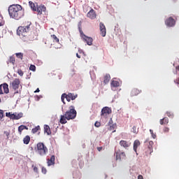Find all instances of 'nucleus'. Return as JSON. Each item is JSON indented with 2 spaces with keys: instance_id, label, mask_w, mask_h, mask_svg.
Listing matches in <instances>:
<instances>
[{
  "instance_id": "obj_43",
  "label": "nucleus",
  "mask_w": 179,
  "mask_h": 179,
  "mask_svg": "<svg viewBox=\"0 0 179 179\" xmlns=\"http://www.w3.org/2000/svg\"><path fill=\"white\" fill-rule=\"evenodd\" d=\"M169 131H170V128H169V127H164V128L163 129V131L165 132V133H167V132H169Z\"/></svg>"
},
{
  "instance_id": "obj_12",
  "label": "nucleus",
  "mask_w": 179,
  "mask_h": 179,
  "mask_svg": "<svg viewBox=\"0 0 179 179\" xmlns=\"http://www.w3.org/2000/svg\"><path fill=\"white\" fill-rule=\"evenodd\" d=\"M87 17H88L90 19H92V20L96 19L97 17V14L96 13V11L92 8L87 13Z\"/></svg>"
},
{
  "instance_id": "obj_36",
  "label": "nucleus",
  "mask_w": 179,
  "mask_h": 179,
  "mask_svg": "<svg viewBox=\"0 0 179 179\" xmlns=\"http://www.w3.org/2000/svg\"><path fill=\"white\" fill-rule=\"evenodd\" d=\"M29 70L32 71L33 72H36V66L31 64L29 67Z\"/></svg>"
},
{
  "instance_id": "obj_10",
  "label": "nucleus",
  "mask_w": 179,
  "mask_h": 179,
  "mask_svg": "<svg viewBox=\"0 0 179 179\" xmlns=\"http://www.w3.org/2000/svg\"><path fill=\"white\" fill-rule=\"evenodd\" d=\"M2 88L3 91L2 90ZM3 92L6 94L9 93V85L7 83L0 85V94H3Z\"/></svg>"
},
{
  "instance_id": "obj_50",
  "label": "nucleus",
  "mask_w": 179,
  "mask_h": 179,
  "mask_svg": "<svg viewBox=\"0 0 179 179\" xmlns=\"http://www.w3.org/2000/svg\"><path fill=\"white\" fill-rule=\"evenodd\" d=\"M40 92V89L37 88L36 91H34V93H38Z\"/></svg>"
},
{
  "instance_id": "obj_42",
  "label": "nucleus",
  "mask_w": 179,
  "mask_h": 179,
  "mask_svg": "<svg viewBox=\"0 0 179 179\" xmlns=\"http://www.w3.org/2000/svg\"><path fill=\"white\" fill-rule=\"evenodd\" d=\"M3 118V110H0V120H2Z\"/></svg>"
},
{
  "instance_id": "obj_20",
  "label": "nucleus",
  "mask_w": 179,
  "mask_h": 179,
  "mask_svg": "<svg viewBox=\"0 0 179 179\" xmlns=\"http://www.w3.org/2000/svg\"><path fill=\"white\" fill-rule=\"evenodd\" d=\"M110 79H111V76H110V74L105 75L103 77V83L105 85H107V83L110 82Z\"/></svg>"
},
{
  "instance_id": "obj_38",
  "label": "nucleus",
  "mask_w": 179,
  "mask_h": 179,
  "mask_svg": "<svg viewBox=\"0 0 179 179\" xmlns=\"http://www.w3.org/2000/svg\"><path fill=\"white\" fill-rule=\"evenodd\" d=\"M166 115L169 117V118H173V117H174V115L171 112H166Z\"/></svg>"
},
{
  "instance_id": "obj_13",
  "label": "nucleus",
  "mask_w": 179,
  "mask_h": 179,
  "mask_svg": "<svg viewBox=\"0 0 179 179\" xmlns=\"http://www.w3.org/2000/svg\"><path fill=\"white\" fill-rule=\"evenodd\" d=\"M116 154V160H119L121 162V160H124L126 159L127 155H125V152H115Z\"/></svg>"
},
{
  "instance_id": "obj_33",
  "label": "nucleus",
  "mask_w": 179,
  "mask_h": 179,
  "mask_svg": "<svg viewBox=\"0 0 179 179\" xmlns=\"http://www.w3.org/2000/svg\"><path fill=\"white\" fill-rule=\"evenodd\" d=\"M65 99H66V94L64 93L62 94L61 100L64 104H65Z\"/></svg>"
},
{
  "instance_id": "obj_49",
  "label": "nucleus",
  "mask_w": 179,
  "mask_h": 179,
  "mask_svg": "<svg viewBox=\"0 0 179 179\" xmlns=\"http://www.w3.org/2000/svg\"><path fill=\"white\" fill-rule=\"evenodd\" d=\"M138 179H143V176L142 175H139L138 176Z\"/></svg>"
},
{
  "instance_id": "obj_48",
  "label": "nucleus",
  "mask_w": 179,
  "mask_h": 179,
  "mask_svg": "<svg viewBox=\"0 0 179 179\" xmlns=\"http://www.w3.org/2000/svg\"><path fill=\"white\" fill-rule=\"evenodd\" d=\"M175 83H176V85H179V78L175 80Z\"/></svg>"
},
{
  "instance_id": "obj_21",
  "label": "nucleus",
  "mask_w": 179,
  "mask_h": 179,
  "mask_svg": "<svg viewBox=\"0 0 179 179\" xmlns=\"http://www.w3.org/2000/svg\"><path fill=\"white\" fill-rule=\"evenodd\" d=\"M44 132L47 135H51V129H50V126L45 124L44 125Z\"/></svg>"
},
{
  "instance_id": "obj_23",
  "label": "nucleus",
  "mask_w": 179,
  "mask_h": 179,
  "mask_svg": "<svg viewBox=\"0 0 179 179\" xmlns=\"http://www.w3.org/2000/svg\"><path fill=\"white\" fill-rule=\"evenodd\" d=\"M29 5L33 12H36V9L37 8V4L34 3L33 1H29Z\"/></svg>"
},
{
  "instance_id": "obj_24",
  "label": "nucleus",
  "mask_w": 179,
  "mask_h": 179,
  "mask_svg": "<svg viewBox=\"0 0 179 179\" xmlns=\"http://www.w3.org/2000/svg\"><path fill=\"white\" fill-rule=\"evenodd\" d=\"M111 87H120V82L117 80H112L110 83Z\"/></svg>"
},
{
  "instance_id": "obj_47",
  "label": "nucleus",
  "mask_w": 179,
  "mask_h": 179,
  "mask_svg": "<svg viewBox=\"0 0 179 179\" xmlns=\"http://www.w3.org/2000/svg\"><path fill=\"white\" fill-rule=\"evenodd\" d=\"M97 150H98L99 152H101V150H103V147H98V148H97Z\"/></svg>"
},
{
  "instance_id": "obj_30",
  "label": "nucleus",
  "mask_w": 179,
  "mask_h": 179,
  "mask_svg": "<svg viewBox=\"0 0 179 179\" xmlns=\"http://www.w3.org/2000/svg\"><path fill=\"white\" fill-rule=\"evenodd\" d=\"M40 129H41L40 126H37L35 128L32 129L31 132L32 134H37V132H38Z\"/></svg>"
},
{
  "instance_id": "obj_28",
  "label": "nucleus",
  "mask_w": 179,
  "mask_h": 179,
  "mask_svg": "<svg viewBox=\"0 0 179 179\" xmlns=\"http://www.w3.org/2000/svg\"><path fill=\"white\" fill-rule=\"evenodd\" d=\"M24 129H28L27 127H26L24 125H21L18 127V132H19L20 135H22V131Z\"/></svg>"
},
{
  "instance_id": "obj_54",
  "label": "nucleus",
  "mask_w": 179,
  "mask_h": 179,
  "mask_svg": "<svg viewBox=\"0 0 179 179\" xmlns=\"http://www.w3.org/2000/svg\"><path fill=\"white\" fill-rule=\"evenodd\" d=\"M1 99H0V103H1Z\"/></svg>"
},
{
  "instance_id": "obj_34",
  "label": "nucleus",
  "mask_w": 179,
  "mask_h": 179,
  "mask_svg": "<svg viewBox=\"0 0 179 179\" xmlns=\"http://www.w3.org/2000/svg\"><path fill=\"white\" fill-rule=\"evenodd\" d=\"M17 58H20V59H23V53L18 52L15 54Z\"/></svg>"
},
{
  "instance_id": "obj_51",
  "label": "nucleus",
  "mask_w": 179,
  "mask_h": 179,
  "mask_svg": "<svg viewBox=\"0 0 179 179\" xmlns=\"http://www.w3.org/2000/svg\"><path fill=\"white\" fill-rule=\"evenodd\" d=\"M76 57H77V58H81V56L78 53L76 54Z\"/></svg>"
},
{
  "instance_id": "obj_53",
  "label": "nucleus",
  "mask_w": 179,
  "mask_h": 179,
  "mask_svg": "<svg viewBox=\"0 0 179 179\" xmlns=\"http://www.w3.org/2000/svg\"><path fill=\"white\" fill-rule=\"evenodd\" d=\"M1 26H2V22H0V27H1Z\"/></svg>"
},
{
  "instance_id": "obj_26",
  "label": "nucleus",
  "mask_w": 179,
  "mask_h": 179,
  "mask_svg": "<svg viewBox=\"0 0 179 179\" xmlns=\"http://www.w3.org/2000/svg\"><path fill=\"white\" fill-rule=\"evenodd\" d=\"M108 131H113V132H115V127H117V125L114 124H111V123H108Z\"/></svg>"
},
{
  "instance_id": "obj_5",
  "label": "nucleus",
  "mask_w": 179,
  "mask_h": 179,
  "mask_svg": "<svg viewBox=\"0 0 179 179\" xmlns=\"http://www.w3.org/2000/svg\"><path fill=\"white\" fill-rule=\"evenodd\" d=\"M80 34L81 38L85 41V43H87L88 45H92V44H93V38L85 35L82 30H80Z\"/></svg>"
},
{
  "instance_id": "obj_32",
  "label": "nucleus",
  "mask_w": 179,
  "mask_h": 179,
  "mask_svg": "<svg viewBox=\"0 0 179 179\" xmlns=\"http://www.w3.org/2000/svg\"><path fill=\"white\" fill-rule=\"evenodd\" d=\"M8 62H10V64H13V65H15V57L13 56H10L9 59H8Z\"/></svg>"
},
{
  "instance_id": "obj_17",
  "label": "nucleus",
  "mask_w": 179,
  "mask_h": 179,
  "mask_svg": "<svg viewBox=\"0 0 179 179\" xmlns=\"http://www.w3.org/2000/svg\"><path fill=\"white\" fill-rule=\"evenodd\" d=\"M47 163H48V166H54V164H55V155H52L50 157V159H47Z\"/></svg>"
},
{
  "instance_id": "obj_8",
  "label": "nucleus",
  "mask_w": 179,
  "mask_h": 179,
  "mask_svg": "<svg viewBox=\"0 0 179 179\" xmlns=\"http://www.w3.org/2000/svg\"><path fill=\"white\" fill-rule=\"evenodd\" d=\"M99 30H100V34L102 37H106L107 34V29H106V25H104V23L100 22L99 23Z\"/></svg>"
},
{
  "instance_id": "obj_41",
  "label": "nucleus",
  "mask_w": 179,
  "mask_h": 179,
  "mask_svg": "<svg viewBox=\"0 0 179 179\" xmlns=\"http://www.w3.org/2000/svg\"><path fill=\"white\" fill-rule=\"evenodd\" d=\"M17 73H18V75H20V76H23V75L24 74L23 73V71H22V69H18L17 70Z\"/></svg>"
},
{
  "instance_id": "obj_19",
  "label": "nucleus",
  "mask_w": 179,
  "mask_h": 179,
  "mask_svg": "<svg viewBox=\"0 0 179 179\" xmlns=\"http://www.w3.org/2000/svg\"><path fill=\"white\" fill-rule=\"evenodd\" d=\"M159 124L161 125H167V124H169V117H165L163 119H161L159 120Z\"/></svg>"
},
{
  "instance_id": "obj_35",
  "label": "nucleus",
  "mask_w": 179,
  "mask_h": 179,
  "mask_svg": "<svg viewBox=\"0 0 179 179\" xmlns=\"http://www.w3.org/2000/svg\"><path fill=\"white\" fill-rule=\"evenodd\" d=\"M6 117H8V118H10V120H12V118H13V114H11L10 112L6 113Z\"/></svg>"
},
{
  "instance_id": "obj_46",
  "label": "nucleus",
  "mask_w": 179,
  "mask_h": 179,
  "mask_svg": "<svg viewBox=\"0 0 179 179\" xmlns=\"http://www.w3.org/2000/svg\"><path fill=\"white\" fill-rule=\"evenodd\" d=\"M42 173L43 174H46L47 173V169L45 167H42Z\"/></svg>"
},
{
  "instance_id": "obj_37",
  "label": "nucleus",
  "mask_w": 179,
  "mask_h": 179,
  "mask_svg": "<svg viewBox=\"0 0 179 179\" xmlns=\"http://www.w3.org/2000/svg\"><path fill=\"white\" fill-rule=\"evenodd\" d=\"M94 127L96 128H100V127H101V123L99 121H96L94 124Z\"/></svg>"
},
{
  "instance_id": "obj_1",
  "label": "nucleus",
  "mask_w": 179,
  "mask_h": 179,
  "mask_svg": "<svg viewBox=\"0 0 179 179\" xmlns=\"http://www.w3.org/2000/svg\"><path fill=\"white\" fill-rule=\"evenodd\" d=\"M8 15L11 19L20 20L24 16V9L20 4H13L8 7Z\"/></svg>"
},
{
  "instance_id": "obj_9",
  "label": "nucleus",
  "mask_w": 179,
  "mask_h": 179,
  "mask_svg": "<svg viewBox=\"0 0 179 179\" xmlns=\"http://www.w3.org/2000/svg\"><path fill=\"white\" fill-rule=\"evenodd\" d=\"M45 10H47V7H45V6L43 4L38 6L36 3V12H37L38 15H43V12H45Z\"/></svg>"
},
{
  "instance_id": "obj_44",
  "label": "nucleus",
  "mask_w": 179,
  "mask_h": 179,
  "mask_svg": "<svg viewBox=\"0 0 179 179\" xmlns=\"http://www.w3.org/2000/svg\"><path fill=\"white\" fill-rule=\"evenodd\" d=\"M32 167H34V171L35 173H38V168H37V166H34V165H33Z\"/></svg>"
},
{
  "instance_id": "obj_6",
  "label": "nucleus",
  "mask_w": 179,
  "mask_h": 179,
  "mask_svg": "<svg viewBox=\"0 0 179 179\" xmlns=\"http://www.w3.org/2000/svg\"><path fill=\"white\" fill-rule=\"evenodd\" d=\"M20 85V79L15 78L14 80L12 82V88L13 90H15V94L19 93L17 90L19 89V86Z\"/></svg>"
},
{
  "instance_id": "obj_40",
  "label": "nucleus",
  "mask_w": 179,
  "mask_h": 179,
  "mask_svg": "<svg viewBox=\"0 0 179 179\" xmlns=\"http://www.w3.org/2000/svg\"><path fill=\"white\" fill-rule=\"evenodd\" d=\"M150 132L153 139H156V134L153 132V131L152 129H150Z\"/></svg>"
},
{
  "instance_id": "obj_27",
  "label": "nucleus",
  "mask_w": 179,
  "mask_h": 179,
  "mask_svg": "<svg viewBox=\"0 0 179 179\" xmlns=\"http://www.w3.org/2000/svg\"><path fill=\"white\" fill-rule=\"evenodd\" d=\"M23 142L24 145H29L30 143V136H26L23 139Z\"/></svg>"
},
{
  "instance_id": "obj_15",
  "label": "nucleus",
  "mask_w": 179,
  "mask_h": 179,
  "mask_svg": "<svg viewBox=\"0 0 179 179\" xmlns=\"http://www.w3.org/2000/svg\"><path fill=\"white\" fill-rule=\"evenodd\" d=\"M78 97V94L75 95V94L69 93L68 94H66V99L67 101H71V100H75Z\"/></svg>"
},
{
  "instance_id": "obj_2",
  "label": "nucleus",
  "mask_w": 179,
  "mask_h": 179,
  "mask_svg": "<svg viewBox=\"0 0 179 179\" xmlns=\"http://www.w3.org/2000/svg\"><path fill=\"white\" fill-rule=\"evenodd\" d=\"M76 114L77 112L76 110H75V106H71L69 107V110H67L64 115H62L60 116V124H65L68 122L67 121H69L70 120H75V118H76Z\"/></svg>"
},
{
  "instance_id": "obj_31",
  "label": "nucleus",
  "mask_w": 179,
  "mask_h": 179,
  "mask_svg": "<svg viewBox=\"0 0 179 179\" xmlns=\"http://www.w3.org/2000/svg\"><path fill=\"white\" fill-rule=\"evenodd\" d=\"M51 37L54 40L55 43H59V38H58L55 34L51 35Z\"/></svg>"
},
{
  "instance_id": "obj_25",
  "label": "nucleus",
  "mask_w": 179,
  "mask_h": 179,
  "mask_svg": "<svg viewBox=\"0 0 179 179\" xmlns=\"http://www.w3.org/2000/svg\"><path fill=\"white\" fill-rule=\"evenodd\" d=\"M153 145H154L153 141H149V143H148V152L150 154H151L152 152H153Z\"/></svg>"
},
{
  "instance_id": "obj_18",
  "label": "nucleus",
  "mask_w": 179,
  "mask_h": 179,
  "mask_svg": "<svg viewBox=\"0 0 179 179\" xmlns=\"http://www.w3.org/2000/svg\"><path fill=\"white\" fill-rule=\"evenodd\" d=\"M22 117H23V113H20L18 114H13V117L12 120H20V118H22Z\"/></svg>"
},
{
  "instance_id": "obj_52",
  "label": "nucleus",
  "mask_w": 179,
  "mask_h": 179,
  "mask_svg": "<svg viewBox=\"0 0 179 179\" xmlns=\"http://www.w3.org/2000/svg\"><path fill=\"white\" fill-rule=\"evenodd\" d=\"M176 69H177V71H179V66H178L176 67Z\"/></svg>"
},
{
  "instance_id": "obj_39",
  "label": "nucleus",
  "mask_w": 179,
  "mask_h": 179,
  "mask_svg": "<svg viewBox=\"0 0 179 179\" xmlns=\"http://www.w3.org/2000/svg\"><path fill=\"white\" fill-rule=\"evenodd\" d=\"M132 132L134 133V134H138V129H136V127H135V126H134L133 127V128H132Z\"/></svg>"
},
{
  "instance_id": "obj_29",
  "label": "nucleus",
  "mask_w": 179,
  "mask_h": 179,
  "mask_svg": "<svg viewBox=\"0 0 179 179\" xmlns=\"http://www.w3.org/2000/svg\"><path fill=\"white\" fill-rule=\"evenodd\" d=\"M29 40H35V38H37V34L34 32H31L30 35H29Z\"/></svg>"
},
{
  "instance_id": "obj_3",
  "label": "nucleus",
  "mask_w": 179,
  "mask_h": 179,
  "mask_svg": "<svg viewBox=\"0 0 179 179\" xmlns=\"http://www.w3.org/2000/svg\"><path fill=\"white\" fill-rule=\"evenodd\" d=\"M36 152L39 156L44 157L48 153V148L43 143H38L36 148Z\"/></svg>"
},
{
  "instance_id": "obj_7",
  "label": "nucleus",
  "mask_w": 179,
  "mask_h": 179,
  "mask_svg": "<svg viewBox=\"0 0 179 179\" xmlns=\"http://www.w3.org/2000/svg\"><path fill=\"white\" fill-rule=\"evenodd\" d=\"M111 113H112L111 108H109L108 106H105L101 110V116L107 117V115H110Z\"/></svg>"
},
{
  "instance_id": "obj_45",
  "label": "nucleus",
  "mask_w": 179,
  "mask_h": 179,
  "mask_svg": "<svg viewBox=\"0 0 179 179\" xmlns=\"http://www.w3.org/2000/svg\"><path fill=\"white\" fill-rule=\"evenodd\" d=\"M4 134L7 136V139H8L10 133H9L8 131H4Z\"/></svg>"
},
{
  "instance_id": "obj_4",
  "label": "nucleus",
  "mask_w": 179,
  "mask_h": 179,
  "mask_svg": "<svg viewBox=\"0 0 179 179\" xmlns=\"http://www.w3.org/2000/svg\"><path fill=\"white\" fill-rule=\"evenodd\" d=\"M30 26H31V22H27L25 26L19 27L17 30V34H18V36H23V37H26V36H27V33L30 31Z\"/></svg>"
},
{
  "instance_id": "obj_14",
  "label": "nucleus",
  "mask_w": 179,
  "mask_h": 179,
  "mask_svg": "<svg viewBox=\"0 0 179 179\" xmlns=\"http://www.w3.org/2000/svg\"><path fill=\"white\" fill-rule=\"evenodd\" d=\"M120 146H122V148H124V149H128V148L131 146V143L125 140H121L120 141Z\"/></svg>"
},
{
  "instance_id": "obj_22",
  "label": "nucleus",
  "mask_w": 179,
  "mask_h": 179,
  "mask_svg": "<svg viewBox=\"0 0 179 179\" xmlns=\"http://www.w3.org/2000/svg\"><path fill=\"white\" fill-rule=\"evenodd\" d=\"M138 146H141V142L139 141V140H136L134 143V152H136Z\"/></svg>"
},
{
  "instance_id": "obj_16",
  "label": "nucleus",
  "mask_w": 179,
  "mask_h": 179,
  "mask_svg": "<svg viewBox=\"0 0 179 179\" xmlns=\"http://www.w3.org/2000/svg\"><path fill=\"white\" fill-rule=\"evenodd\" d=\"M141 93H142V90H138V88H134L130 94L131 96V97H134L135 96H138V94H141Z\"/></svg>"
},
{
  "instance_id": "obj_11",
  "label": "nucleus",
  "mask_w": 179,
  "mask_h": 179,
  "mask_svg": "<svg viewBox=\"0 0 179 179\" xmlns=\"http://www.w3.org/2000/svg\"><path fill=\"white\" fill-rule=\"evenodd\" d=\"M165 24H166L168 27H173L176 26V20H174L173 17H169L166 20Z\"/></svg>"
}]
</instances>
